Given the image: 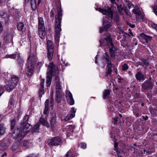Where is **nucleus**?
Returning a JSON list of instances; mask_svg holds the SVG:
<instances>
[{
	"instance_id": "1",
	"label": "nucleus",
	"mask_w": 157,
	"mask_h": 157,
	"mask_svg": "<svg viewBox=\"0 0 157 157\" xmlns=\"http://www.w3.org/2000/svg\"><path fill=\"white\" fill-rule=\"evenodd\" d=\"M96 10L105 15V16L103 17V27L100 28L99 31L101 33L103 31H107V29L111 26V20L113 18V13L110 8H106L105 9H102L98 8Z\"/></svg>"
},
{
	"instance_id": "2",
	"label": "nucleus",
	"mask_w": 157,
	"mask_h": 157,
	"mask_svg": "<svg viewBox=\"0 0 157 157\" xmlns=\"http://www.w3.org/2000/svg\"><path fill=\"white\" fill-rule=\"evenodd\" d=\"M99 41L101 46H106L107 48L108 47L109 48V50L111 57L115 56L116 49L114 47L110 35L109 33H106L102 36Z\"/></svg>"
},
{
	"instance_id": "3",
	"label": "nucleus",
	"mask_w": 157,
	"mask_h": 157,
	"mask_svg": "<svg viewBox=\"0 0 157 157\" xmlns=\"http://www.w3.org/2000/svg\"><path fill=\"white\" fill-rule=\"evenodd\" d=\"M48 71L47 72V79L46 81L47 86L48 87L50 86L52 80L51 77L52 76H55L56 79L59 80V78L57 75L59 73L58 69L57 67L55 66L53 63H50L48 65Z\"/></svg>"
},
{
	"instance_id": "4",
	"label": "nucleus",
	"mask_w": 157,
	"mask_h": 157,
	"mask_svg": "<svg viewBox=\"0 0 157 157\" xmlns=\"http://www.w3.org/2000/svg\"><path fill=\"white\" fill-rule=\"evenodd\" d=\"M62 14L61 10L58 11V14L55 16V40L57 43H58L59 41L60 33L61 30V23Z\"/></svg>"
},
{
	"instance_id": "5",
	"label": "nucleus",
	"mask_w": 157,
	"mask_h": 157,
	"mask_svg": "<svg viewBox=\"0 0 157 157\" xmlns=\"http://www.w3.org/2000/svg\"><path fill=\"white\" fill-rule=\"evenodd\" d=\"M22 124L24 128L19 131V133H17V131H15L12 134L13 137L17 138L18 141H21L24 136L32 128V126L28 123H23Z\"/></svg>"
},
{
	"instance_id": "6",
	"label": "nucleus",
	"mask_w": 157,
	"mask_h": 157,
	"mask_svg": "<svg viewBox=\"0 0 157 157\" xmlns=\"http://www.w3.org/2000/svg\"><path fill=\"white\" fill-rule=\"evenodd\" d=\"M36 59L35 56L33 54H31L28 57L27 61V65L28 69L27 73L28 76L32 75L34 71V67Z\"/></svg>"
},
{
	"instance_id": "7",
	"label": "nucleus",
	"mask_w": 157,
	"mask_h": 157,
	"mask_svg": "<svg viewBox=\"0 0 157 157\" xmlns=\"http://www.w3.org/2000/svg\"><path fill=\"white\" fill-rule=\"evenodd\" d=\"M103 61L104 63L105 62L108 64L107 65V71L105 74L106 76H108L109 75H110L112 72V65L111 64V62L109 59V57L108 55L106 54L105 53L103 56Z\"/></svg>"
},
{
	"instance_id": "8",
	"label": "nucleus",
	"mask_w": 157,
	"mask_h": 157,
	"mask_svg": "<svg viewBox=\"0 0 157 157\" xmlns=\"http://www.w3.org/2000/svg\"><path fill=\"white\" fill-rule=\"evenodd\" d=\"M48 144L50 146H57L61 145L63 141L61 139L59 136H56L48 140Z\"/></svg>"
},
{
	"instance_id": "9",
	"label": "nucleus",
	"mask_w": 157,
	"mask_h": 157,
	"mask_svg": "<svg viewBox=\"0 0 157 157\" xmlns=\"http://www.w3.org/2000/svg\"><path fill=\"white\" fill-rule=\"evenodd\" d=\"M118 40L122 38V41L124 42L123 44H126V37L130 36L129 34L125 32L121 28L118 27Z\"/></svg>"
},
{
	"instance_id": "10",
	"label": "nucleus",
	"mask_w": 157,
	"mask_h": 157,
	"mask_svg": "<svg viewBox=\"0 0 157 157\" xmlns=\"http://www.w3.org/2000/svg\"><path fill=\"white\" fill-rule=\"evenodd\" d=\"M154 82L150 80H146L142 85V88L143 90H151L154 86Z\"/></svg>"
},
{
	"instance_id": "11",
	"label": "nucleus",
	"mask_w": 157,
	"mask_h": 157,
	"mask_svg": "<svg viewBox=\"0 0 157 157\" xmlns=\"http://www.w3.org/2000/svg\"><path fill=\"white\" fill-rule=\"evenodd\" d=\"M54 101L53 99H51L50 103H49V100L48 99L46 100L44 103L45 108L44 111V114H46L47 113L49 105L50 106L52 109H53Z\"/></svg>"
},
{
	"instance_id": "12",
	"label": "nucleus",
	"mask_w": 157,
	"mask_h": 157,
	"mask_svg": "<svg viewBox=\"0 0 157 157\" xmlns=\"http://www.w3.org/2000/svg\"><path fill=\"white\" fill-rule=\"evenodd\" d=\"M124 11L126 14L129 17H131V13L126 7L122 6V5L121 4L118 6V13L121 15H123V11Z\"/></svg>"
},
{
	"instance_id": "13",
	"label": "nucleus",
	"mask_w": 157,
	"mask_h": 157,
	"mask_svg": "<svg viewBox=\"0 0 157 157\" xmlns=\"http://www.w3.org/2000/svg\"><path fill=\"white\" fill-rule=\"evenodd\" d=\"M135 78L137 81L143 82L145 79V76L141 71L137 72L135 75Z\"/></svg>"
},
{
	"instance_id": "14",
	"label": "nucleus",
	"mask_w": 157,
	"mask_h": 157,
	"mask_svg": "<svg viewBox=\"0 0 157 157\" xmlns=\"http://www.w3.org/2000/svg\"><path fill=\"white\" fill-rule=\"evenodd\" d=\"M70 112L71 113L68 114L64 119V120L66 121H68L73 118L75 116L76 110L74 108H72Z\"/></svg>"
},
{
	"instance_id": "15",
	"label": "nucleus",
	"mask_w": 157,
	"mask_h": 157,
	"mask_svg": "<svg viewBox=\"0 0 157 157\" xmlns=\"http://www.w3.org/2000/svg\"><path fill=\"white\" fill-rule=\"evenodd\" d=\"M12 38L11 34L7 33L4 34V40L6 43L12 42Z\"/></svg>"
},
{
	"instance_id": "16",
	"label": "nucleus",
	"mask_w": 157,
	"mask_h": 157,
	"mask_svg": "<svg viewBox=\"0 0 157 157\" xmlns=\"http://www.w3.org/2000/svg\"><path fill=\"white\" fill-rule=\"evenodd\" d=\"M114 139L115 140V141H114L115 142L114 148L112 152L113 155L116 156L118 155V144L116 142L117 140V138H115V136L114 137Z\"/></svg>"
},
{
	"instance_id": "17",
	"label": "nucleus",
	"mask_w": 157,
	"mask_h": 157,
	"mask_svg": "<svg viewBox=\"0 0 157 157\" xmlns=\"http://www.w3.org/2000/svg\"><path fill=\"white\" fill-rule=\"evenodd\" d=\"M132 13L136 15V17H142L141 13L137 6H135L134 8L132 10Z\"/></svg>"
},
{
	"instance_id": "18",
	"label": "nucleus",
	"mask_w": 157,
	"mask_h": 157,
	"mask_svg": "<svg viewBox=\"0 0 157 157\" xmlns=\"http://www.w3.org/2000/svg\"><path fill=\"white\" fill-rule=\"evenodd\" d=\"M15 86H16L10 82H8V84H7L4 86V88L8 92H9L12 91Z\"/></svg>"
},
{
	"instance_id": "19",
	"label": "nucleus",
	"mask_w": 157,
	"mask_h": 157,
	"mask_svg": "<svg viewBox=\"0 0 157 157\" xmlns=\"http://www.w3.org/2000/svg\"><path fill=\"white\" fill-rule=\"evenodd\" d=\"M43 82V83L41 82L40 84V87L39 88L38 92V97L40 98L42 97V96L44 94V85Z\"/></svg>"
},
{
	"instance_id": "20",
	"label": "nucleus",
	"mask_w": 157,
	"mask_h": 157,
	"mask_svg": "<svg viewBox=\"0 0 157 157\" xmlns=\"http://www.w3.org/2000/svg\"><path fill=\"white\" fill-rule=\"evenodd\" d=\"M19 77L15 75H12L11 77V80L10 82H11L12 84L16 86L19 82Z\"/></svg>"
},
{
	"instance_id": "21",
	"label": "nucleus",
	"mask_w": 157,
	"mask_h": 157,
	"mask_svg": "<svg viewBox=\"0 0 157 157\" xmlns=\"http://www.w3.org/2000/svg\"><path fill=\"white\" fill-rule=\"evenodd\" d=\"M46 32L45 29H39V36L42 39H44L45 38L46 35Z\"/></svg>"
},
{
	"instance_id": "22",
	"label": "nucleus",
	"mask_w": 157,
	"mask_h": 157,
	"mask_svg": "<svg viewBox=\"0 0 157 157\" xmlns=\"http://www.w3.org/2000/svg\"><path fill=\"white\" fill-rule=\"evenodd\" d=\"M38 29H44L45 25L43 18L41 17H40L38 19Z\"/></svg>"
},
{
	"instance_id": "23",
	"label": "nucleus",
	"mask_w": 157,
	"mask_h": 157,
	"mask_svg": "<svg viewBox=\"0 0 157 157\" xmlns=\"http://www.w3.org/2000/svg\"><path fill=\"white\" fill-rule=\"evenodd\" d=\"M17 29L19 31L21 32L22 33L25 31V28L24 26V25L23 23L20 22L17 25Z\"/></svg>"
},
{
	"instance_id": "24",
	"label": "nucleus",
	"mask_w": 157,
	"mask_h": 157,
	"mask_svg": "<svg viewBox=\"0 0 157 157\" xmlns=\"http://www.w3.org/2000/svg\"><path fill=\"white\" fill-rule=\"evenodd\" d=\"M140 36L144 39L147 43L148 41H150L152 39L151 37L146 35L144 33H142L140 35Z\"/></svg>"
},
{
	"instance_id": "25",
	"label": "nucleus",
	"mask_w": 157,
	"mask_h": 157,
	"mask_svg": "<svg viewBox=\"0 0 157 157\" xmlns=\"http://www.w3.org/2000/svg\"><path fill=\"white\" fill-rule=\"evenodd\" d=\"M53 54V50H48L47 57L49 61L52 60Z\"/></svg>"
},
{
	"instance_id": "26",
	"label": "nucleus",
	"mask_w": 157,
	"mask_h": 157,
	"mask_svg": "<svg viewBox=\"0 0 157 157\" xmlns=\"http://www.w3.org/2000/svg\"><path fill=\"white\" fill-rule=\"evenodd\" d=\"M149 64V63L147 60L143 59L141 62L140 63L139 65L144 67H147Z\"/></svg>"
},
{
	"instance_id": "27",
	"label": "nucleus",
	"mask_w": 157,
	"mask_h": 157,
	"mask_svg": "<svg viewBox=\"0 0 157 157\" xmlns=\"http://www.w3.org/2000/svg\"><path fill=\"white\" fill-rule=\"evenodd\" d=\"M40 122L44 125L45 126L47 127H49V124L43 118H40Z\"/></svg>"
},
{
	"instance_id": "28",
	"label": "nucleus",
	"mask_w": 157,
	"mask_h": 157,
	"mask_svg": "<svg viewBox=\"0 0 157 157\" xmlns=\"http://www.w3.org/2000/svg\"><path fill=\"white\" fill-rule=\"evenodd\" d=\"M53 45L52 41L50 40H48L47 41L48 50H53Z\"/></svg>"
},
{
	"instance_id": "29",
	"label": "nucleus",
	"mask_w": 157,
	"mask_h": 157,
	"mask_svg": "<svg viewBox=\"0 0 157 157\" xmlns=\"http://www.w3.org/2000/svg\"><path fill=\"white\" fill-rule=\"evenodd\" d=\"M19 55V54H17V58L16 59L17 60L18 64L21 67V66L23 65V61L21 59V58Z\"/></svg>"
},
{
	"instance_id": "30",
	"label": "nucleus",
	"mask_w": 157,
	"mask_h": 157,
	"mask_svg": "<svg viewBox=\"0 0 157 157\" xmlns=\"http://www.w3.org/2000/svg\"><path fill=\"white\" fill-rule=\"evenodd\" d=\"M110 92L111 90H104L103 93L104 98H106L107 97H108V96L110 94Z\"/></svg>"
},
{
	"instance_id": "31",
	"label": "nucleus",
	"mask_w": 157,
	"mask_h": 157,
	"mask_svg": "<svg viewBox=\"0 0 157 157\" xmlns=\"http://www.w3.org/2000/svg\"><path fill=\"white\" fill-rule=\"evenodd\" d=\"M128 68V65L125 63H122L121 67V70L123 71H126Z\"/></svg>"
},
{
	"instance_id": "32",
	"label": "nucleus",
	"mask_w": 157,
	"mask_h": 157,
	"mask_svg": "<svg viewBox=\"0 0 157 157\" xmlns=\"http://www.w3.org/2000/svg\"><path fill=\"white\" fill-rule=\"evenodd\" d=\"M31 5L33 10H35L36 8V4L35 0H31Z\"/></svg>"
},
{
	"instance_id": "33",
	"label": "nucleus",
	"mask_w": 157,
	"mask_h": 157,
	"mask_svg": "<svg viewBox=\"0 0 157 157\" xmlns=\"http://www.w3.org/2000/svg\"><path fill=\"white\" fill-rule=\"evenodd\" d=\"M5 128L2 124H0V135H3L5 133Z\"/></svg>"
},
{
	"instance_id": "34",
	"label": "nucleus",
	"mask_w": 157,
	"mask_h": 157,
	"mask_svg": "<svg viewBox=\"0 0 157 157\" xmlns=\"http://www.w3.org/2000/svg\"><path fill=\"white\" fill-rule=\"evenodd\" d=\"M56 124V119L53 118L52 117H51L50 121V124L51 127L52 128H53L54 127Z\"/></svg>"
},
{
	"instance_id": "35",
	"label": "nucleus",
	"mask_w": 157,
	"mask_h": 157,
	"mask_svg": "<svg viewBox=\"0 0 157 157\" xmlns=\"http://www.w3.org/2000/svg\"><path fill=\"white\" fill-rule=\"evenodd\" d=\"M39 124H36L35 125L33 129V132H38L39 131Z\"/></svg>"
},
{
	"instance_id": "36",
	"label": "nucleus",
	"mask_w": 157,
	"mask_h": 157,
	"mask_svg": "<svg viewBox=\"0 0 157 157\" xmlns=\"http://www.w3.org/2000/svg\"><path fill=\"white\" fill-rule=\"evenodd\" d=\"M124 1L126 2H127L128 3L127 4V5L128 6V8L129 9H130L132 7H134V5L132 4L131 2L129 1V0H124Z\"/></svg>"
},
{
	"instance_id": "37",
	"label": "nucleus",
	"mask_w": 157,
	"mask_h": 157,
	"mask_svg": "<svg viewBox=\"0 0 157 157\" xmlns=\"http://www.w3.org/2000/svg\"><path fill=\"white\" fill-rule=\"evenodd\" d=\"M66 97L67 98H73L71 92L67 90V91L66 93Z\"/></svg>"
},
{
	"instance_id": "38",
	"label": "nucleus",
	"mask_w": 157,
	"mask_h": 157,
	"mask_svg": "<svg viewBox=\"0 0 157 157\" xmlns=\"http://www.w3.org/2000/svg\"><path fill=\"white\" fill-rule=\"evenodd\" d=\"M58 81L56 83V90H61V86L60 84V82L58 80Z\"/></svg>"
},
{
	"instance_id": "39",
	"label": "nucleus",
	"mask_w": 157,
	"mask_h": 157,
	"mask_svg": "<svg viewBox=\"0 0 157 157\" xmlns=\"http://www.w3.org/2000/svg\"><path fill=\"white\" fill-rule=\"evenodd\" d=\"M61 90H56V98H61V95L60 94Z\"/></svg>"
},
{
	"instance_id": "40",
	"label": "nucleus",
	"mask_w": 157,
	"mask_h": 157,
	"mask_svg": "<svg viewBox=\"0 0 157 157\" xmlns=\"http://www.w3.org/2000/svg\"><path fill=\"white\" fill-rule=\"evenodd\" d=\"M67 101L70 105H73L74 103V101L73 99H67Z\"/></svg>"
},
{
	"instance_id": "41",
	"label": "nucleus",
	"mask_w": 157,
	"mask_h": 157,
	"mask_svg": "<svg viewBox=\"0 0 157 157\" xmlns=\"http://www.w3.org/2000/svg\"><path fill=\"white\" fill-rule=\"evenodd\" d=\"M113 91L115 94H117V93L118 92V87L117 86L114 85V84L113 83Z\"/></svg>"
},
{
	"instance_id": "42",
	"label": "nucleus",
	"mask_w": 157,
	"mask_h": 157,
	"mask_svg": "<svg viewBox=\"0 0 157 157\" xmlns=\"http://www.w3.org/2000/svg\"><path fill=\"white\" fill-rule=\"evenodd\" d=\"M66 157H74L72 156L71 151L70 150L67 152L66 155Z\"/></svg>"
},
{
	"instance_id": "43",
	"label": "nucleus",
	"mask_w": 157,
	"mask_h": 157,
	"mask_svg": "<svg viewBox=\"0 0 157 157\" xmlns=\"http://www.w3.org/2000/svg\"><path fill=\"white\" fill-rule=\"evenodd\" d=\"M29 116L28 115H26L25 117L24 120V122L23 123H27V122L28 121V120L29 118Z\"/></svg>"
},
{
	"instance_id": "44",
	"label": "nucleus",
	"mask_w": 157,
	"mask_h": 157,
	"mask_svg": "<svg viewBox=\"0 0 157 157\" xmlns=\"http://www.w3.org/2000/svg\"><path fill=\"white\" fill-rule=\"evenodd\" d=\"M17 54H12L9 55V57L11 58L16 59Z\"/></svg>"
},
{
	"instance_id": "45",
	"label": "nucleus",
	"mask_w": 157,
	"mask_h": 157,
	"mask_svg": "<svg viewBox=\"0 0 157 157\" xmlns=\"http://www.w3.org/2000/svg\"><path fill=\"white\" fill-rule=\"evenodd\" d=\"M43 63L42 62H39L36 65V67L38 68H40L42 66Z\"/></svg>"
},
{
	"instance_id": "46",
	"label": "nucleus",
	"mask_w": 157,
	"mask_h": 157,
	"mask_svg": "<svg viewBox=\"0 0 157 157\" xmlns=\"http://www.w3.org/2000/svg\"><path fill=\"white\" fill-rule=\"evenodd\" d=\"M113 119L114 121V124H117L118 117H113Z\"/></svg>"
},
{
	"instance_id": "47",
	"label": "nucleus",
	"mask_w": 157,
	"mask_h": 157,
	"mask_svg": "<svg viewBox=\"0 0 157 157\" xmlns=\"http://www.w3.org/2000/svg\"><path fill=\"white\" fill-rule=\"evenodd\" d=\"M15 121L14 120H13L11 121V129H12L14 127L15 125Z\"/></svg>"
},
{
	"instance_id": "48",
	"label": "nucleus",
	"mask_w": 157,
	"mask_h": 157,
	"mask_svg": "<svg viewBox=\"0 0 157 157\" xmlns=\"http://www.w3.org/2000/svg\"><path fill=\"white\" fill-rule=\"evenodd\" d=\"M153 10L155 15L157 16V6H155L154 7Z\"/></svg>"
},
{
	"instance_id": "49",
	"label": "nucleus",
	"mask_w": 157,
	"mask_h": 157,
	"mask_svg": "<svg viewBox=\"0 0 157 157\" xmlns=\"http://www.w3.org/2000/svg\"><path fill=\"white\" fill-rule=\"evenodd\" d=\"M118 83L121 82H124V80L121 78H118Z\"/></svg>"
},
{
	"instance_id": "50",
	"label": "nucleus",
	"mask_w": 157,
	"mask_h": 157,
	"mask_svg": "<svg viewBox=\"0 0 157 157\" xmlns=\"http://www.w3.org/2000/svg\"><path fill=\"white\" fill-rule=\"evenodd\" d=\"M3 29V26L2 23L0 22V34L2 32Z\"/></svg>"
},
{
	"instance_id": "51",
	"label": "nucleus",
	"mask_w": 157,
	"mask_h": 157,
	"mask_svg": "<svg viewBox=\"0 0 157 157\" xmlns=\"http://www.w3.org/2000/svg\"><path fill=\"white\" fill-rule=\"evenodd\" d=\"M127 24L132 28H134L135 27V25H134L132 24L129 22L127 23Z\"/></svg>"
},
{
	"instance_id": "52",
	"label": "nucleus",
	"mask_w": 157,
	"mask_h": 157,
	"mask_svg": "<svg viewBox=\"0 0 157 157\" xmlns=\"http://www.w3.org/2000/svg\"><path fill=\"white\" fill-rule=\"evenodd\" d=\"M124 123V121L123 118H120L119 120V123L120 124H123Z\"/></svg>"
},
{
	"instance_id": "53",
	"label": "nucleus",
	"mask_w": 157,
	"mask_h": 157,
	"mask_svg": "<svg viewBox=\"0 0 157 157\" xmlns=\"http://www.w3.org/2000/svg\"><path fill=\"white\" fill-rule=\"evenodd\" d=\"M54 16V14L52 10L50 12V17H53Z\"/></svg>"
},
{
	"instance_id": "54",
	"label": "nucleus",
	"mask_w": 157,
	"mask_h": 157,
	"mask_svg": "<svg viewBox=\"0 0 157 157\" xmlns=\"http://www.w3.org/2000/svg\"><path fill=\"white\" fill-rule=\"evenodd\" d=\"M86 144L85 143H82L81 144V147L83 148H85L86 147Z\"/></svg>"
},
{
	"instance_id": "55",
	"label": "nucleus",
	"mask_w": 157,
	"mask_h": 157,
	"mask_svg": "<svg viewBox=\"0 0 157 157\" xmlns=\"http://www.w3.org/2000/svg\"><path fill=\"white\" fill-rule=\"evenodd\" d=\"M134 113L136 117H138L140 115V113H136L134 112Z\"/></svg>"
},
{
	"instance_id": "56",
	"label": "nucleus",
	"mask_w": 157,
	"mask_h": 157,
	"mask_svg": "<svg viewBox=\"0 0 157 157\" xmlns=\"http://www.w3.org/2000/svg\"><path fill=\"white\" fill-rule=\"evenodd\" d=\"M142 117L143 119L145 121H146L148 119V117L147 115L144 116H143Z\"/></svg>"
},
{
	"instance_id": "57",
	"label": "nucleus",
	"mask_w": 157,
	"mask_h": 157,
	"mask_svg": "<svg viewBox=\"0 0 157 157\" xmlns=\"http://www.w3.org/2000/svg\"><path fill=\"white\" fill-rule=\"evenodd\" d=\"M109 0L110 1V2L112 3V4L115 3V4H116V6H117V8L118 9V5H117L116 3L115 2V0Z\"/></svg>"
},
{
	"instance_id": "58",
	"label": "nucleus",
	"mask_w": 157,
	"mask_h": 157,
	"mask_svg": "<svg viewBox=\"0 0 157 157\" xmlns=\"http://www.w3.org/2000/svg\"><path fill=\"white\" fill-rule=\"evenodd\" d=\"M53 118L56 119V114L55 113H53L52 114V117Z\"/></svg>"
},
{
	"instance_id": "59",
	"label": "nucleus",
	"mask_w": 157,
	"mask_h": 157,
	"mask_svg": "<svg viewBox=\"0 0 157 157\" xmlns=\"http://www.w3.org/2000/svg\"><path fill=\"white\" fill-rule=\"evenodd\" d=\"M17 148V146H13L12 147V149L13 151H14Z\"/></svg>"
},
{
	"instance_id": "60",
	"label": "nucleus",
	"mask_w": 157,
	"mask_h": 157,
	"mask_svg": "<svg viewBox=\"0 0 157 157\" xmlns=\"http://www.w3.org/2000/svg\"><path fill=\"white\" fill-rule=\"evenodd\" d=\"M56 100L57 103H60V99H56Z\"/></svg>"
},
{
	"instance_id": "61",
	"label": "nucleus",
	"mask_w": 157,
	"mask_h": 157,
	"mask_svg": "<svg viewBox=\"0 0 157 157\" xmlns=\"http://www.w3.org/2000/svg\"><path fill=\"white\" fill-rule=\"evenodd\" d=\"M6 155L7 153L6 152H5L2 155L1 157H6Z\"/></svg>"
},
{
	"instance_id": "62",
	"label": "nucleus",
	"mask_w": 157,
	"mask_h": 157,
	"mask_svg": "<svg viewBox=\"0 0 157 157\" xmlns=\"http://www.w3.org/2000/svg\"><path fill=\"white\" fill-rule=\"evenodd\" d=\"M3 93L2 88H0V96Z\"/></svg>"
},
{
	"instance_id": "63",
	"label": "nucleus",
	"mask_w": 157,
	"mask_h": 157,
	"mask_svg": "<svg viewBox=\"0 0 157 157\" xmlns=\"http://www.w3.org/2000/svg\"><path fill=\"white\" fill-rule=\"evenodd\" d=\"M2 17L6 18L7 17V15L6 14H4L2 16Z\"/></svg>"
},
{
	"instance_id": "64",
	"label": "nucleus",
	"mask_w": 157,
	"mask_h": 157,
	"mask_svg": "<svg viewBox=\"0 0 157 157\" xmlns=\"http://www.w3.org/2000/svg\"><path fill=\"white\" fill-rule=\"evenodd\" d=\"M157 26V25L156 24H153L152 25V27H153V28H154L155 29Z\"/></svg>"
}]
</instances>
